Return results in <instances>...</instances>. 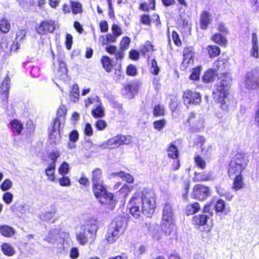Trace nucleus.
<instances>
[{
    "mask_svg": "<svg viewBox=\"0 0 259 259\" xmlns=\"http://www.w3.org/2000/svg\"><path fill=\"white\" fill-rule=\"evenodd\" d=\"M140 21L144 25L148 26H150L151 25V20L149 16L147 15L144 14L141 15L140 17Z\"/></svg>",
    "mask_w": 259,
    "mask_h": 259,
    "instance_id": "obj_58",
    "label": "nucleus"
},
{
    "mask_svg": "<svg viewBox=\"0 0 259 259\" xmlns=\"http://www.w3.org/2000/svg\"><path fill=\"white\" fill-rule=\"evenodd\" d=\"M117 37L113 34L110 33L108 34L106 36V38L104 36H100V38H102L103 40L102 42V45L104 46L107 44L115 42L116 41Z\"/></svg>",
    "mask_w": 259,
    "mask_h": 259,
    "instance_id": "obj_37",
    "label": "nucleus"
},
{
    "mask_svg": "<svg viewBox=\"0 0 259 259\" xmlns=\"http://www.w3.org/2000/svg\"><path fill=\"white\" fill-rule=\"evenodd\" d=\"M84 134L88 136H92L93 134V131L91 124L90 123H87L84 127Z\"/></svg>",
    "mask_w": 259,
    "mask_h": 259,
    "instance_id": "obj_64",
    "label": "nucleus"
},
{
    "mask_svg": "<svg viewBox=\"0 0 259 259\" xmlns=\"http://www.w3.org/2000/svg\"><path fill=\"white\" fill-rule=\"evenodd\" d=\"M194 161L196 165L200 168L203 169L205 168L206 164L204 160L199 155H196L194 157Z\"/></svg>",
    "mask_w": 259,
    "mask_h": 259,
    "instance_id": "obj_45",
    "label": "nucleus"
},
{
    "mask_svg": "<svg viewBox=\"0 0 259 259\" xmlns=\"http://www.w3.org/2000/svg\"><path fill=\"white\" fill-rule=\"evenodd\" d=\"M215 210L217 212H225L227 214L230 212V210L226 209V203L222 199H219L215 205Z\"/></svg>",
    "mask_w": 259,
    "mask_h": 259,
    "instance_id": "obj_29",
    "label": "nucleus"
},
{
    "mask_svg": "<svg viewBox=\"0 0 259 259\" xmlns=\"http://www.w3.org/2000/svg\"><path fill=\"white\" fill-rule=\"evenodd\" d=\"M174 219V212L172 205L168 202L163 207L161 220Z\"/></svg>",
    "mask_w": 259,
    "mask_h": 259,
    "instance_id": "obj_19",
    "label": "nucleus"
},
{
    "mask_svg": "<svg viewBox=\"0 0 259 259\" xmlns=\"http://www.w3.org/2000/svg\"><path fill=\"white\" fill-rule=\"evenodd\" d=\"M2 249L4 254L9 256H12L15 253V250L11 244H3Z\"/></svg>",
    "mask_w": 259,
    "mask_h": 259,
    "instance_id": "obj_31",
    "label": "nucleus"
},
{
    "mask_svg": "<svg viewBox=\"0 0 259 259\" xmlns=\"http://www.w3.org/2000/svg\"><path fill=\"white\" fill-rule=\"evenodd\" d=\"M172 38L176 45H177V46H180L181 45V41L177 32L172 31Z\"/></svg>",
    "mask_w": 259,
    "mask_h": 259,
    "instance_id": "obj_63",
    "label": "nucleus"
},
{
    "mask_svg": "<svg viewBox=\"0 0 259 259\" xmlns=\"http://www.w3.org/2000/svg\"><path fill=\"white\" fill-rule=\"evenodd\" d=\"M0 233L5 237H11L15 234V230L8 225H3L0 226Z\"/></svg>",
    "mask_w": 259,
    "mask_h": 259,
    "instance_id": "obj_25",
    "label": "nucleus"
},
{
    "mask_svg": "<svg viewBox=\"0 0 259 259\" xmlns=\"http://www.w3.org/2000/svg\"><path fill=\"white\" fill-rule=\"evenodd\" d=\"M13 195L10 192H6L4 193L3 199L7 204H10L13 200Z\"/></svg>",
    "mask_w": 259,
    "mask_h": 259,
    "instance_id": "obj_60",
    "label": "nucleus"
},
{
    "mask_svg": "<svg viewBox=\"0 0 259 259\" xmlns=\"http://www.w3.org/2000/svg\"><path fill=\"white\" fill-rule=\"evenodd\" d=\"M216 75V72L212 69H209L205 72L202 76V80L205 83L212 82L214 80Z\"/></svg>",
    "mask_w": 259,
    "mask_h": 259,
    "instance_id": "obj_30",
    "label": "nucleus"
},
{
    "mask_svg": "<svg viewBox=\"0 0 259 259\" xmlns=\"http://www.w3.org/2000/svg\"><path fill=\"white\" fill-rule=\"evenodd\" d=\"M150 71L153 74L157 75L158 74L159 69L157 66V62L155 59H153L151 61V66L150 68Z\"/></svg>",
    "mask_w": 259,
    "mask_h": 259,
    "instance_id": "obj_54",
    "label": "nucleus"
},
{
    "mask_svg": "<svg viewBox=\"0 0 259 259\" xmlns=\"http://www.w3.org/2000/svg\"><path fill=\"white\" fill-rule=\"evenodd\" d=\"M56 24L52 20H45L38 24L35 28L37 33L41 35L47 34L48 33H53L56 29Z\"/></svg>",
    "mask_w": 259,
    "mask_h": 259,
    "instance_id": "obj_9",
    "label": "nucleus"
},
{
    "mask_svg": "<svg viewBox=\"0 0 259 259\" xmlns=\"http://www.w3.org/2000/svg\"><path fill=\"white\" fill-rule=\"evenodd\" d=\"M91 180L93 185L103 183L102 171L101 169L96 168L92 171Z\"/></svg>",
    "mask_w": 259,
    "mask_h": 259,
    "instance_id": "obj_21",
    "label": "nucleus"
},
{
    "mask_svg": "<svg viewBox=\"0 0 259 259\" xmlns=\"http://www.w3.org/2000/svg\"><path fill=\"white\" fill-rule=\"evenodd\" d=\"M78 133L77 131H72L69 135V139L70 142L75 143L78 139Z\"/></svg>",
    "mask_w": 259,
    "mask_h": 259,
    "instance_id": "obj_56",
    "label": "nucleus"
},
{
    "mask_svg": "<svg viewBox=\"0 0 259 259\" xmlns=\"http://www.w3.org/2000/svg\"><path fill=\"white\" fill-rule=\"evenodd\" d=\"M97 230L95 221H85L81 226V232L76 235L77 241L79 243H92L95 240Z\"/></svg>",
    "mask_w": 259,
    "mask_h": 259,
    "instance_id": "obj_5",
    "label": "nucleus"
},
{
    "mask_svg": "<svg viewBox=\"0 0 259 259\" xmlns=\"http://www.w3.org/2000/svg\"><path fill=\"white\" fill-rule=\"evenodd\" d=\"M187 121L195 130H199L203 127V120L200 115H197L194 112H191L189 115Z\"/></svg>",
    "mask_w": 259,
    "mask_h": 259,
    "instance_id": "obj_13",
    "label": "nucleus"
},
{
    "mask_svg": "<svg viewBox=\"0 0 259 259\" xmlns=\"http://www.w3.org/2000/svg\"><path fill=\"white\" fill-rule=\"evenodd\" d=\"M193 197L200 200H205L210 195L209 188L201 184L195 185L193 189Z\"/></svg>",
    "mask_w": 259,
    "mask_h": 259,
    "instance_id": "obj_11",
    "label": "nucleus"
},
{
    "mask_svg": "<svg viewBox=\"0 0 259 259\" xmlns=\"http://www.w3.org/2000/svg\"><path fill=\"white\" fill-rule=\"evenodd\" d=\"M26 33L25 29H21L17 32L16 38L11 48L15 52L19 49L20 44L25 38Z\"/></svg>",
    "mask_w": 259,
    "mask_h": 259,
    "instance_id": "obj_18",
    "label": "nucleus"
},
{
    "mask_svg": "<svg viewBox=\"0 0 259 259\" xmlns=\"http://www.w3.org/2000/svg\"><path fill=\"white\" fill-rule=\"evenodd\" d=\"M67 70L66 64L62 61H60L59 63V69L55 72L57 77L61 80H65L67 77Z\"/></svg>",
    "mask_w": 259,
    "mask_h": 259,
    "instance_id": "obj_20",
    "label": "nucleus"
},
{
    "mask_svg": "<svg viewBox=\"0 0 259 259\" xmlns=\"http://www.w3.org/2000/svg\"><path fill=\"white\" fill-rule=\"evenodd\" d=\"M96 127L100 131L104 130L107 126V123L104 120H98L95 124Z\"/></svg>",
    "mask_w": 259,
    "mask_h": 259,
    "instance_id": "obj_57",
    "label": "nucleus"
},
{
    "mask_svg": "<svg viewBox=\"0 0 259 259\" xmlns=\"http://www.w3.org/2000/svg\"><path fill=\"white\" fill-rule=\"evenodd\" d=\"M124 230V221L122 218H117L111 223L107 233L106 239L108 242H115Z\"/></svg>",
    "mask_w": 259,
    "mask_h": 259,
    "instance_id": "obj_6",
    "label": "nucleus"
},
{
    "mask_svg": "<svg viewBox=\"0 0 259 259\" xmlns=\"http://www.w3.org/2000/svg\"><path fill=\"white\" fill-rule=\"evenodd\" d=\"M79 97V88L77 84L72 86L70 93V98L71 101L75 102L78 101Z\"/></svg>",
    "mask_w": 259,
    "mask_h": 259,
    "instance_id": "obj_33",
    "label": "nucleus"
},
{
    "mask_svg": "<svg viewBox=\"0 0 259 259\" xmlns=\"http://www.w3.org/2000/svg\"><path fill=\"white\" fill-rule=\"evenodd\" d=\"M12 187V182L9 179L5 180L1 185V188L4 191L9 190Z\"/></svg>",
    "mask_w": 259,
    "mask_h": 259,
    "instance_id": "obj_53",
    "label": "nucleus"
},
{
    "mask_svg": "<svg viewBox=\"0 0 259 259\" xmlns=\"http://www.w3.org/2000/svg\"><path fill=\"white\" fill-rule=\"evenodd\" d=\"M60 138V132L59 131L51 130L49 135V139L51 143L57 144L59 142Z\"/></svg>",
    "mask_w": 259,
    "mask_h": 259,
    "instance_id": "obj_34",
    "label": "nucleus"
},
{
    "mask_svg": "<svg viewBox=\"0 0 259 259\" xmlns=\"http://www.w3.org/2000/svg\"><path fill=\"white\" fill-rule=\"evenodd\" d=\"M167 152L169 157L172 159H176L178 157L179 152L175 145L171 144L167 149Z\"/></svg>",
    "mask_w": 259,
    "mask_h": 259,
    "instance_id": "obj_38",
    "label": "nucleus"
},
{
    "mask_svg": "<svg viewBox=\"0 0 259 259\" xmlns=\"http://www.w3.org/2000/svg\"><path fill=\"white\" fill-rule=\"evenodd\" d=\"M212 39L213 41L221 46L225 45L227 42L226 38L222 35L219 33H217L215 35H214L212 36Z\"/></svg>",
    "mask_w": 259,
    "mask_h": 259,
    "instance_id": "obj_41",
    "label": "nucleus"
},
{
    "mask_svg": "<svg viewBox=\"0 0 259 259\" xmlns=\"http://www.w3.org/2000/svg\"><path fill=\"white\" fill-rule=\"evenodd\" d=\"M258 41L257 35L253 33L251 35V48L250 51V55L255 58L259 57Z\"/></svg>",
    "mask_w": 259,
    "mask_h": 259,
    "instance_id": "obj_17",
    "label": "nucleus"
},
{
    "mask_svg": "<svg viewBox=\"0 0 259 259\" xmlns=\"http://www.w3.org/2000/svg\"><path fill=\"white\" fill-rule=\"evenodd\" d=\"M11 128L13 132L20 135L23 128V124L17 119H14L11 122Z\"/></svg>",
    "mask_w": 259,
    "mask_h": 259,
    "instance_id": "obj_27",
    "label": "nucleus"
},
{
    "mask_svg": "<svg viewBox=\"0 0 259 259\" xmlns=\"http://www.w3.org/2000/svg\"><path fill=\"white\" fill-rule=\"evenodd\" d=\"M55 169V163L52 162L46 169V174L50 177L51 181H54L55 179L54 171Z\"/></svg>",
    "mask_w": 259,
    "mask_h": 259,
    "instance_id": "obj_43",
    "label": "nucleus"
},
{
    "mask_svg": "<svg viewBox=\"0 0 259 259\" xmlns=\"http://www.w3.org/2000/svg\"><path fill=\"white\" fill-rule=\"evenodd\" d=\"M166 123V120L164 119H162L155 121L153 124L155 130L160 131L165 126Z\"/></svg>",
    "mask_w": 259,
    "mask_h": 259,
    "instance_id": "obj_49",
    "label": "nucleus"
},
{
    "mask_svg": "<svg viewBox=\"0 0 259 259\" xmlns=\"http://www.w3.org/2000/svg\"><path fill=\"white\" fill-rule=\"evenodd\" d=\"M215 188H216L217 193L221 196H225V198L228 200H230L233 198V194H232L230 192L226 190L225 189H224L221 186H217L215 187Z\"/></svg>",
    "mask_w": 259,
    "mask_h": 259,
    "instance_id": "obj_32",
    "label": "nucleus"
},
{
    "mask_svg": "<svg viewBox=\"0 0 259 259\" xmlns=\"http://www.w3.org/2000/svg\"><path fill=\"white\" fill-rule=\"evenodd\" d=\"M59 184L62 186H69L71 185L69 179L67 177H63L59 179Z\"/></svg>",
    "mask_w": 259,
    "mask_h": 259,
    "instance_id": "obj_62",
    "label": "nucleus"
},
{
    "mask_svg": "<svg viewBox=\"0 0 259 259\" xmlns=\"http://www.w3.org/2000/svg\"><path fill=\"white\" fill-rule=\"evenodd\" d=\"M131 42V39L128 37H123L120 42V50L125 51L128 47Z\"/></svg>",
    "mask_w": 259,
    "mask_h": 259,
    "instance_id": "obj_51",
    "label": "nucleus"
},
{
    "mask_svg": "<svg viewBox=\"0 0 259 259\" xmlns=\"http://www.w3.org/2000/svg\"><path fill=\"white\" fill-rule=\"evenodd\" d=\"M212 18L211 14L206 11H203L200 16V26L202 29L205 30L211 23Z\"/></svg>",
    "mask_w": 259,
    "mask_h": 259,
    "instance_id": "obj_15",
    "label": "nucleus"
},
{
    "mask_svg": "<svg viewBox=\"0 0 259 259\" xmlns=\"http://www.w3.org/2000/svg\"><path fill=\"white\" fill-rule=\"evenodd\" d=\"M131 142V137L121 135L116 136L99 145H96L97 147L102 149L115 148L124 144L128 145Z\"/></svg>",
    "mask_w": 259,
    "mask_h": 259,
    "instance_id": "obj_7",
    "label": "nucleus"
},
{
    "mask_svg": "<svg viewBox=\"0 0 259 259\" xmlns=\"http://www.w3.org/2000/svg\"><path fill=\"white\" fill-rule=\"evenodd\" d=\"M207 51L210 57L213 58L217 56L220 53V48L216 46H209L207 48Z\"/></svg>",
    "mask_w": 259,
    "mask_h": 259,
    "instance_id": "obj_40",
    "label": "nucleus"
},
{
    "mask_svg": "<svg viewBox=\"0 0 259 259\" xmlns=\"http://www.w3.org/2000/svg\"><path fill=\"white\" fill-rule=\"evenodd\" d=\"M45 240L50 243L56 241L58 243H67L69 241V235L64 232L61 233L59 228L52 229L50 231L48 236Z\"/></svg>",
    "mask_w": 259,
    "mask_h": 259,
    "instance_id": "obj_8",
    "label": "nucleus"
},
{
    "mask_svg": "<svg viewBox=\"0 0 259 259\" xmlns=\"http://www.w3.org/2000/svg\"><path fill=\"white\" fill-rule=\"evenodd\" d=\"M10 28V24L8 21L5 19H3L0 21V30L4 33L8 32Z\"/></svg>",
    "mask_w": 259,
    "mask_h": 259,
    "instance_id": "obj_47",
    "label": "nucleus"
},
{
    "mask_svg": "<svg viewBox=\"0 0 259 259\" xmlns=\"http://www.w3.org/2000/svg\"><path fill=\"white\" fill-rule=\"evenodd\" d=\"M64 123V118H56L54 121L52 130L60 132V129L63 127Z\"/></svg>",
    "mask_w": 259,
    "mask_h": 259,
    "instance_id": "obj_35",
    "label": "nucleus"
},
{
    "mask_svg": "<svg viewBox=\"0 0 259 259\" xmlns=\"http://www.w3.org/2000/svg\"><path fill=\"white\" fill-rule=\"evenodd\" d=\"M112 175L114 177H119L122 178L123 180L126 181V182L128 183H132L134 182V178L131 175L128 174H125L123 171L113 173Z\"/></svg>",
    "mask_w": 259,
    "mask_h": 259,
    "instance_id": "obj_36",
    "label": "nucleus"
},
{
    "mask_svg": "<svg viewBox=\"0 0 259 259\" xmlns=\"http://www.w3.org/2000/svg\"><path fill=\"white\" fill-rule=\"evenodd\" d=\"M200 209V207L199 203L195 202L193 204L186 206L185 208V213L187 215H192L198 212Z\"/></svg>",
    "mask_w": 259,
    "mask_h": 259,
    "instance_id": "obj_26",
    "label": "nucleus"
},
{
    "mask_svg": "<svg viewBox=\"0 0 259 259\" xmlns=\"http://www.w3.org/2000/svg\"><path fill=\"white\" fill-rule=\"evenodd\" d=\"M112 31L113 34L117 37H119L122 33L121 28L116 24H113L112 26Z\"/></svg>",
    "mask_w": 259,
    "mask_h": 259,
    "instance_id": "obj_55",
    "label": "nucleus"
},
{
    "mask_svg": "<svg viewBox=\"0 0 259 259\" xmlns=\"http://www.w3.org/2000/svg\"><path fill=\"white\" fill-rule=\"evenodd\" d=\"M146 226L149 231L152 235V237L154 241H158L161 237L160 233L158 231L155 232L154 230L158 227V225L156 223H146Z\"/></svg>",
    "mask_w": 259,
    "mask_h": 259,
    "instance_id": "obj_24",
    "label": "nucleus"
},
{
    "mask_svg": "<svg viewBox=\"0 0 259 259\" xmlns=\"http://www.w3.org/2000/svg\"><path fill=\"white\" fill-rule=\"evenodd\" d=\"M208 218V216L205 214L197 215L193 218L192 222L194 225L199 227L206 225Z\"/></svg>",
    "mask_w": 259,
    "mask_h": 259,
    "instance_id": "obj_23",
    "label": "nucleus"
},
{
    "mask_svg": "<svg viewBox=\"0 0 259 259\" xmlns=\"http://www.w3.org/2000/svg\"><path fill=\"white\" fill-rule=\"evenodd\" d=\"M245 87L251 90L259 89V72L252 70L248 72L245 77Z\"/></svg>",
    "mask_w": 259,
    "mask_h": 259,
    "instance_id": "obj_10",
    "label": "nucleus"
},
{
    "mask_svg": "<svg viewBox=\"0 0 259 259\" xmlns=\"http://www.w3.org/2000/svg\"><path fill=\"white\" fill-rule=\"evenodd\" d=\"M247 165L244 156L242 154L237 153L231 160L228 169V175L234 179L233 189L238 191L243 188L242 171Z\"/></svg>",
    "mask_w": 259,
    "mask_h": 259,
    "instance_id": "obj_2",
    "label": "nucleus"
},
{
    "mask_svg": "<svg viewBox=\"0 0 259 259\" xmlns=\"http://www.w3.org/2000/svg\"><path fill=\"white\" fill-rule=\"evenodd\" d=\"M10 88V78L9 76H7L0 87V93L2 94V98L4 103H8Z\"/></svg>",
    "mask_w": 259,
    "mask_h": 259,
    "instance_id": "obj_14",
    "label": "nucleus"
},
{
    "mask_svg": "<svg viewBox=\"0 0 259 259\" xmlns=\"http://www.w3.org/2000/svg\"><path fill=\"white\" fill-rule=\"evenodd\" d=\"M12 45H13L10 46L8 42L6 40H4L0 43V47L6 55L8 54L11 51H13V50L11 49ZM13 51H15L13 50Z\"/></svg>",
    "mask_w": 259,
    "mask_h": 259,
    "instance_id": "obj_50",
    "label": "nucleus"
},
{
    "mask_svg": "<svg viewBox=\"0 0 259 259\" xmlns=\"http://www.w3.org/2000/svg\"><path fill=\"white\" fill-rule=\"evenodd\" d=\"M183 99L184 102L186 105H197L201 100L200 94L191 90H187L184 93Z\"/></svg>",
    "mask_w": 259,
    "mask_h": 259,
    "instance_id": "obj_12",
    "label": "nucleus"
},
{
    "mask_svg": "<svg viewBox=\"0 0 259 259\" xmlns=\"http://www.w3.org/2000/svg\"><path fill=\"white\" fill-rule=\"evenodd\" d=\"M66 108L65 106L62 105L60 106L57 111V116L56 118L63 117L65 118V115L66 113Z\"/></svg>",
    "mask_w": 259,
    "mask_h": 259,
    "instance_id": "obj_61",
    "label": "nucleus"
},
{
    "mask_svg": "<svg viewBox=\"0 0 259 259\" xmlns=\"http://www.w3.org/2000/svg\"><path fill=\"white\" fill-rule=\"evenodd\" d=\"M201 71V67L198 66L194 68L192 70V73L190 75V79L193 80H197L199 79L200 72Z\"/></svg>",
    "mask_w": 259,
    "mask_h": 259,
    "instance_id": "obj_46",
    "label": "nucleus"
},
{
    "mask_svg": "<svg viewBox=\"0 0 259 259\" xmlns=\"http://www.w3.org/2000/svg\"><path fill=\"white\" fill-rule=\"evenodd\" d=\"M92 115L95 118L102 117L104 116V110L100 105L92 111Z\"/></svg>",
    "mask_w": 259,
    "mask_h": 259,
    "instance_id": "obj_44",
    "label": "nucleus"
},
{
    "mask_svg": "<svg viewBox=\"0 0 259 259\" xmlns=\"http://www.w3.org/2000/svg\"><path fill=\"white\" fill-rule=\"evenodd\" d=\"M101 63L104 69L108 72L112 70L113 65L111 59L108 56H103L101 59Z\"/></svg>",
    "mask_w": 259,
    "mask_h": 259,
    "instance_id": "obj_28",
    "label": "nucleus"
},
{
    "mask_svg": "<svg viewBox=\"0 0 259 259\" xmlns=\"http://www.w3.org/2000/svg\"><path fill=\"white\" fill-rule=\"evenodd\" d=\"M56 214V210H53L50 211H46L42 213L40 215V218L42 220L46 221H50Z\"/></svg>",
    "mask_w": 259,
    "mask_h": 259,
    "instance_id": "obj_48",
    "label": "nucleus"
},
{
    "mask_svg": "<svg viewBox=\"0 0 259 259\" xmlns=\"http://www.w3.org/2000/svg\"><path fill=\"white\" fill-rule=\"evenodd\" d=\"M164 107L160 104L156 105L153 110V114L155 117L163 116L164 114Z\"/></svg>",
    "mask_w": 259,
    "mask_h": 259,
    "instance_id": "obj_39",
    "label": "nucleus"
},
{
    "mask_svg": "<svg viewBox=\"0 0 259 259\" xmlns=\"http://www.w3.org/2000/svg\"><path fill=\"white\" fill-rule=\"evenodd\" d=\"M161 230L166 234H170L175 229L174 219L161 220L160 224Z\"/></svg>",
    "mask_w": 259,
    "mask_h": 259,
    "instance_id": "obj_16",
    "label": "nucleus"
},
{
    "mask_svg": "<svg viewBox=\"0 0 259 259\" xmlns=\"http://www.w3.org/2000/svg\"><path fill=\"white\" fill-rule=\"evenodd\" d=\"M92 190L100 203L108 205L110 209H113L116 203L113 194L108 192L103 183L93 185Z\"/></svg>",
    "mask_w": 259,
    "mask_h": 259,
    "instance_id": "obj_4",
    "label": "nucleus"
},
{
    "mask_svg": "<svg viewBox=\"0 0 259 259\" xmlns=\"http://www.w3.org/2000/svg\"><path fill=\"white\" fill-rule=\"evenodd\" d=\"M195 179L196 181H212L214 179L213 173L209 171L207 173H197L195 172Z\"/></svg>",
    "mask_w": 259,
    "mask_h": 259,
    "instance_id": "obj_22",
    "label": "nucleus"
},
{
    "mask_svg": "<svg viewBox=\"0 0 259 259\" xmlns=\"http://www.w3.org/2000/svg\"><path fill=\"white\" fill-rule=\"evenodd\" d=\"M130 213L136 219L141 217L142 212L145 216L151 218L154 214L156 202L155 194L152 191L145 189L141 197L134 196L128 204Z\"/></svg>",
    "mask_w": 259,
    "mask_h": 259,
    "instance_id": "obj_1",
    "label": "nucleus"
},
{
    "mask_svg": "<svg viewBox=\"0 0 259 259\" xmlns=\"http://www.w3.org/2000/svg\"><path fill=\"white\" fill-rule=\"evenodd\" d=\"M126 73L128 75L135 76L137 73L136 66L133 65H128L126 69Z\"/></svg>",
    "mask_w": 259,
    "mask_h": 259,
    "instance_id": "obj_59",
    "label": "nucleus"
},
{
    "mask_svg": "<svg viewBox=\"0 0 259 259\" xmlns=\"http://www.w3.org/2000/svg\"><path fill=\"white\" fill-rule=\"evenodd\" d=\"M69 171V165L66 162H64L61 165L59 168V172L60 175L62 176H64L66 175Z\"/></svg>",
    "mask_w": 259,
    "mask_h": 259,
    "instance_id": "obj_52",
    "label": "nucleus"
},
{
    "mask_svg": "<svg viewBox=\"0 0 259 259\" xmlns=\"http://www.w3.org/2000/svg\"><path fill=\"white\" fill-rule=\"evenodd\" d=\"M71 7L72 13L77 14L82 12V5L77 2H71Z\"/></svg>",
    "mask_w": 259,
    "mask_h": 259,
    "instance_id": "obj_42",
    "label": "nucleus"
},
{
    "mask_svg": "<svg viewBox=\"0 0 259 259\" xmlns=\"http://www.w3.org/2000/svg\"><path fill=\"white\" fill-rule=\"evenodd\" d=\"M230 82L231 80L228 76H224L215 85L213 91V98L220 103V107L224 110H227L228 107L226 100L228 94Z\"/></svg>",
    "mask_w": 259,
    "mask_h": 259,
    "instance_id": "obj_3",
    "label": "nucleus"
}]
</instances>
